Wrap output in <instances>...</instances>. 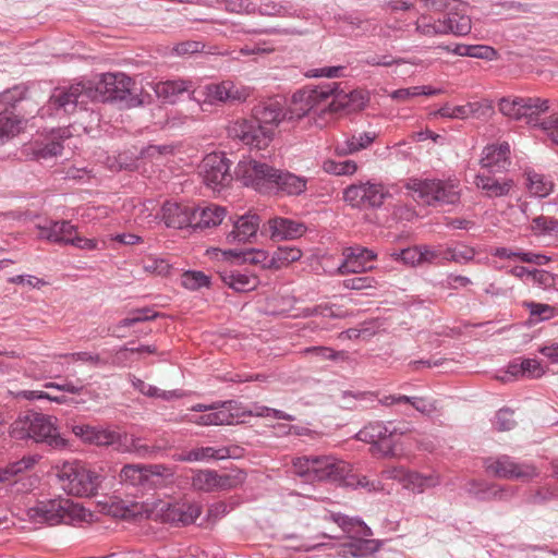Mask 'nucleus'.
Instances as JSON below:
<instances>
[{
	"mask_svg": "<svg viewBox=\"0 0 558 558\" xmlns=\"http://www.w3.org/2000/svg\"><path fill=\"white\" fill-rule=\"evenodd\" d=\"M235 177L245 186L259 192L277 189L289 195H300L306 190L307 180L291 172H283L251 158L239 161Z\"/></svg>",
	"mask_w": 558,
	"mask_h": 558,
	"instance_id": "nucleus-1",
	"label": "nucleus"
},
{
	"mask_svg": "<svg viewBox=\"0 0 558 558\" xmlns=\"http://www.w3.org/2000/svg\"><path fill=\"white\" fill-rule=\"evenodd\" d=\"M11 436L15 439H32L35 442H43L53 449H63L68 440L63 438L58 429V418L38 412H26L11 425Z\"/></svg>",
	"mask_w": 558,
	"mask_h": 558,
	"instance_id": "nucleus-2",
	"label": "nucleus"
},
{
	"mask_svg": "<svg viewBox=\"0 0 558 558\" xmlns=\"http://www.w3.org/2000/svg\"><path fill=\"white\" fill-rule=\"evenodd\" d=\"M27 518L34 524L57 525L89 522L93 513L70 499H50L37 502L27 510Z\"/></svg>",
	"mask_w": 558,
	"mask_h": 558,
	"instance_id": "nucleus-3",
	"label": "nucleus"
},
{
	"mask_svg": "<svg viewBox=\"0 0 558 558\" xmlns=\"http://www.w3.org/2000/svg\"><path fill=\"white\" fill-rule=\"evenodd\" d=\"M294 474L307 482H340L352 472L351 465L333 456H303L292 461Z\"/></svg>",
	"mask_w": 558,
	"mask_h": 558,
	"instance_id": "nucleus-4",
	"label": "nucleus"
},
{
	"mask_svg": "<svg viewBox=\"0 0 558 558\" xmlns=\"http://www.w3.org/2000/svg\"><path fill=\"white\" fill-rule=\"evenodd\" d=\"M96 94L93 101L117 100L128 107H137L147 101L148 94L144 95L134 81L124 73H105L94 86Z\"/></svg>",
	"mask_w": 558,
	"mask_h": 558,
	"instance_id": "nucleus-5",
	"label": "nucleus"
},
{
	"mask_svg": "<svg viewBox=\"0 0 558 558\" xmlns=\"http://www.w3.org/2000/svg\"><path fill=\"white\" fill-rule=\"evenodd\" d=\"M414 199L428 205H452L460 199L459 184L453 180L412 178L405 184Z\"/></svg>",
	"mask_w": 558,
	"mask_h": 558,
	"instance_id": "nucleus-6",
	"label": "nucleus"
},
{
	"mask_svg": "<svg viewBox=\"0 0 558 558\" xmlns=\"http://www.w3.org/2000/svg\"><path fill=\"white\" fill-rule=\"evenodd\" d=\"M58 477L62 487L71 495L89 497L97 493L101 477L81 461H66L59 471Z\"/></svg>",
	"mask_w": 558,
	"mask_h": 558,
	"instance_id": "nucleus-7",
	"label": "nucleus"
},
{
	"mask_svg": "<svg viewBox=\"0 0 558 558\" xmlns=\"http://www.w3.org/2000/svg\"><path fill=\"white\" fill-rule=\"evenodd\" d=\"M335 86H317L314 89L300 90L292 96V101L286 110L288 120H299L311 111L323 113Z\"/></svg>",
	"mask_w": 558,
	"mask_h": 558,
	"instance_id": "nucleus-8",
	"label": "nucleus"
},
{
	"mask_svg": "<svg viewBox=\"0 0 558 558\" xmlns=\"http://www.w3.org/2000/svg\"><path fill=\"white\" fill-rule=\"evenodd\" d=\"M94 85L92 83H77L69 87H58L50 96L48 107L57 111L63 110L72 113L77 106L85 107L93 101Z\"/></svg>",
	"mask_w": 558,
	"mask_h": 558,
	"instance_id": "nucleus-9",
	"label": "nucleus"
},
{
	"mask_svg": "<svg viewBox=\"0 0 558 558\" xmlns=\"http://www.w3.org/2000/svg\"><path fill=\"white\" fill-rule=\"evenodd\" d=\"M244 481V474L241 471L231 473H218L215 470H195L191 477L193 489L204 493H215L230 490Z\"/></svg>",
	"mask_w": 558,
	"mask_h": 558,
	"instance_id": "nucleus-10",
	"label": "nucleus"
},
{
	"mask_svg": "<svg viewBox=\"0 0 558 558\" xmlns=\"http://www.w3.org/2000/svg\"><path fill=\"white\" fill-rule=\"evenodd\" d=\"M198 93L209 105H234L244 102L251 96V88L231 80H225L220 83L207 84Z\"/></svg>",
	"mask_w": 558,
	"mask_h": 558,
	"instance_id": "nucleus-11",
	"label": "nucleus"
},
{
	"mask_svg": "<svg viewBox=\"0 0 558 558\" xmlns=\"http://www.w3.org/2000/svg\"><path fill=\"white\" fill-rule=\"evenodd\" d=\"M228 134L234 140H239L244 145L253 148L264 149L274 138L271 129L256 124L253 120L240 119L233 121L228 126Z\"/></svg>",
	"mask_w": 558,
	"mask_h": 558,
	"instance_id": "nucleus-12",
	"label": "nucleus"
},
{
	"mask_svg": "<svg viewBox=\"0 0 558 558\" xmlns=\"http://www.w3.org/2000/svg\"><path fill=\"white\" fill-rule=\"evenodd\" d=\"M389 192L383 184L359 183L351 184L343 191L344 201L352 207H380Z\"/></svg>",
	"mask_w": 558,
	"mask_h": 558,
	"instance_id": "nucleus-13",
	"label": "nucleus"
},
{
	"mask_svg": "<svg viewBox=\"0 0 558 558\" xmlns=\"http://www.w3.org/2000/svg\"><path fill=\"white\" fill-rule=\"evenodd\" d=\"M199 172L207 186L221 189L232 181L229 159L222 153L208 154L199 166Z\"/></svg>",
	"mask_w": 558,
	"mask_h": 558,
	"instance_id": "nucleus-14",
	"label": "nucleus"
},
{
	"mask_svg": "<svg viewBox=\"0 0 558 558\" xmlns=\"http://www.w3.org/2000/svg\"><path fill=\"white\" fill-rule=\"evenodd\" d=\"M488 472L499 478L530 481L538 475L536 468L530 463H518L509 456L488 459L485 462Z\"/></svg>",
	"mask_w": 558,
	"mask_h": 558,
	"instance_id": "nucleus-15",
	"label": "nucleus"
},
{
	"mask_svg": "<svg viewBox=\"0 0 558 558\" xmlns=\"http://www.w3.org/2000/svg\"><path fill=\"white\" fill-rule=\"evenodd\" d=\"M377 257L375 251L361 245L344 247L342 250V262L336 269V274L345 276L371 271L375 268L371 263L376 260Z\"/></svg>",
	"mask_w": 558,
	"mask_h": 558,
	"instance_id": "nucleus-16",
	"label": "nucleus"
},
{
	"mask_svg": "<svg viewBox=\"0 0 558 558\" xmlns=\"http://www.w3.org/2000/svg\"><path fill=\"white\" fill-rule=\"evenodd\" d=\"M325 86H335L332 94H330L326 104V109L330 112H339L342 110L345 111H356L363 109L366 102V97L360 90H351L345 93L343 90H339L338 83H329Z\"/></svg>",
	"mask_w": 558,
	"mask_h": 558,
	"instance_id": "nucleus-17",
	"label": "nucleus"
},
{
	"mask_svg": "<svg viewBox=\"0 0 558 558\" xmlns=\"http://www.w3.org/2000/svg\"><path fill=\"white\" fill-rule=\"evenodd\" d=\"M497 172L481 169L474 178V185L489 198L507 196L513 187V181L506 178H497Z\"/></svg>",
	"mask_w": 558,
	"mask_h": 558,
	"instance_id": "nucleus-18",
	"label": "nucleus"
},
{
	"mask_svg": "<svg viewBox=\"0 0 558 558\" xmlns=\"http://www.w3.org/2000/svg\"><path fill=\"white\" fill-rule=\"evenodd\" d=\"M510 145L507 142L484 147L480 159L481 169L501 173L510 165Z\"/></svg>",
	"mask_w": 558,
	"mask_h": 558,
	"instance_id": "nucleus-19",
	"label": "nucleus"
},
{
	"mask_svg": "<svg viewBox=\"0 0 558 558\" xmlns=\"http://www.w3.org/2000/svg\"><path fill=\"white\" fill-rule=\"evenodd\" d=\"M160 510L166 521L182 525L194 523L202 513V507L190 501L167 504Z\"/></svg>",
	"mask_w": 558,
	"mask_h": 558,
	"instance_id": "nucleus-20",
	"label": "nucleus"
},
{
	"mask_svg": "<svg viewBox=\"0 0 558 558\" xmlns=\"http://www.w3.org/2000/svg\"><path fill=\"white\" fill-rule=\"evenodd\" d=\"M253 117L259 125L274 131L281 121L288 120L282 102L278 99L263 101L253 108Z\"/></svg>",
	"mask_w": 558,
	"mask_h": 558,
	"instance_id": "nucleus-21",
	"label": "nucleus"
},
{
	"mask_svg": "<svg viewBox=\"0 0 558 558\" xmlns=\"http://www.w3.org/2000/svg\"><path fill=\"white\" fill-rule=\"evenodd\" d=\"M72 432L82 441L96 446H110L120 440L117 432L87 424L73 425Z\"/></svg>",
	"mask_w": 558,
	"mask_h": 558,
	"instance_id": "nucleus-22",
	"label": "nucleus"
},
{
	"mask_svg": "<svg viewBox=\"0 0 558 558\" xmlns=\"http://www.w3.org/2000/svg\"><path fill=\"white\" fill-rule=\"evenodd\" d=\"M260 219L256 214H245L233 221V229L227 234L229 244L251 242L258 231Z\"/></svg>",
	"mask_w": 558,
	"mask_h": 558,
	"instance_id": "nucleus-23",
	"label": "nucleus"
},
{
	"mask_svg": "<svg viewBox=\"0 0 558 558\" xmlns=\"http://www.w3.org/2000/svg\"><path fill=\"white\" fill-rule=\"evenodd\" d=\"M268 229L270 239L272 241H287L299 239L307 230L304 223L282 217H275L272 219H269Z\"/></svg>",
	"mask_w": 558,
	"mask_h": 558,
	"instance_id": "nucleus-24",
	"label": "nucleus"
},
{
	"mask_svg": "<svg viewBox=\"0 0 558 558\" xmlns=\"http://www.w3.org/2000/svg\"><path fill=\"white\" fill-rule=\"evenodd\" d=\"M162 220L168 228H193V211L189 205L174 202H166L161 208Z\"/></svg>",
	"mask_w": 558,
	"mask_h": 558,
	"instance_id": "nucleus-25",
	"label": "nucleus"
},
{
	"mask_svg": "<svg viewBox=\"0 0 558 558\" xmlns=\"http://www.w3.org/2000/svg\"><path fill=\"white\" fill-rule=\"evenodd\" d=\"M193 229H206L220 225L226 216V208L209 204L204 207H192Z\"/></svg>",
	"mask_w": 558,
	"mask_h": 558,
	"instance_id": "nucleus-26",
	"label": "nucleus"
},
{
	"mask_svg": "<svg viewBox=\"0 0 558 558\" xmlns=\"http://www.w3.org/2000/svg\"><path fill=\"white\" fill-rule=\"evenodd\" d=\"M38 238L53 243L68 244L71 235L75 233V226L70 221H50L47 225L37 226Z\"/></svg>",
	"mask_w": 558,
	"mask_h": 558,
	"instance_id": "nucleus-27",
	"label": "nucleus"
},
{
	"mask_svg": "<svg viewBox=\"0 0 558 558\" xmlns=\"http://www.w3.org/2000/svg\"><path fill=\"white\" fill-rule=\"evenodd\" d=\"M375 132H363L345 136L343 141L335 145V154L339 157L353 155L369 147L376 138Z\"/></svg>",
	"mask_w": 558,
	"mask_h": 558,
	"instance_id": "nucleus-28",
	"label": "nucleus"
},
{
	"mask_svg": "<svg viewBox=\"0 0 558 558\" xmlns=\"http://www.w3.org/2000/svg\"><path fill=\"white\" fill-rule=\"evenodd\" d=\"M441 23L445 24L446 34L468 35L471 32L472 23L471 17L466 14V4L463 3L462 10L456 8L450 10Z\"/></svg>",
	"mask_w": 558,
	"mask_h": 558,
	"instance_id": "nucleus-29",
	"label": "nucleus"
},
{
	"mask_svg": "<svg viewBox=\"0 0 558 558\" xmlns=\"http://www.w3.org/2000/svg\"><path fill=\"white\" fill-rule=\"evenodd\" d=\"M211 411L214 412L215 425L239 424L246 416V410L242 409L233 400L222 402L221 404L216 403V409Z\"/></svg>",
	"mask_w": 558,
	"mask_h": 558,
	"instance_id": "nucleus-30",
	"label": "nucleus"
},
{
	"mask_svg": "<svg viewBox=\"0 0 558 558\" xmlns=\"http://www.w3.org/2000/svg\"><path fill=\"white\" fill-rule=\"evenodd\" d=\"M230 457V450L227 447L213 448V447H201L195 448L186 452L177 453L173 456V460L180 462H197L207 460H223Z\"/></svg>",
	"mask_w": 558,
	"mask_h": 558,
	"instance_id": "nucleus-31",
	"label": "nucleus"
},
{
	"mask_svg": "<svg viewBox=\"0 0 558 558\" xmlns=\"http://www.w3.org/2000/svg\"><path fill=\"white\" fill-rule=\"evenodd\" d=\"M38 461L37 456H25L21 460L0 468V484H15L21 474L33 469Z\"/></svg>",
	"mask_w": 558,
	"mask_h": 558,
	"instance_id": "nucleus-32",
	"label": "nucleus"
},
{
	"mask_svg": "<svg viewBox=\"0 0 558 558\" xmlns=\"http://www.w3.org/2000/svg\"><path fill=\"white\" fill-rule=\"evenodd\" d=\"M220 278L225 284L236 292H248L257 288L259 280L256 276L235 270H225L220 272Z\"/></svg>",
	"mask_w": 558,
	"mask_h": 558,
	"instance_id": "nucleus-33",
	"label": "nucleus"
},
{
	"mask_svg": "<svg viewBox=\"0 0 558 558\" xmlns=\"http://www.w3.org/2000/svg\"><path fill=\"white\" fill-rule=\"evenodd\" d=\"M156 96L159 99L168 102H174L179 95L184 92H190L192 88L191 81L174 80L158 82L151 85Z\"/></svg>",
	"mask_w": 558,
	"mask_h": 558,
	"instance_id": "nucleus-34",
	"label": "nucleus"
},
{
	"mask_svg": "<svg viewBox=\"0 0 558 558\" xmlns=\"http://www.w3.org/2000/svg\"><path fill=\"white\" fill-rule=\"evenodd\" d=\"M521 102V120L529 124H535L537 117L549 109V100L539 97H522Z\"/></svg>",
	"mask_w": 558,
	"mask_h": 558,
	"instance_id": "nucleus-35",
	"label": "nucleus"
},
{
	"mask_svg": "<svg viewBox=\"0 0 558 558\" xmlns=\"http://www.w3.org/2000/svg\"><path fill=\"white\" fill-rule=\"evenodd\" d=\"M388 435L381 436L380 439L371 447V452L373 456L387 458L396 456L397 445L402 436V433H399L395 427L390 426Z\"/></svg>",
	"mask_w": 558,
	"mask_h": 558,
	"instance_id": "nucleus-36",
	"label": "nucleus"
},
{
	"mask_svg": "<svg viewBox=\"0 0 558 558\" xmlns=\"http://www.w3.org/2000/svg\"><path fill=\"white\" fill-rule=\"evenodd\" d=\"M303 253L296 246L283 245L279 246L271 255V260L268 264L269 269H281L288 267L290 264L301 259Z\"/></svg>",
	"mask_w": 558,
	"mask_h": 558,
	"instance_id": "nucleus-37",
	"label": "nucleus"
},
{
	"mask_svg": "<svg viewBox=\"0 0 558 558\" xmlns=\"http://www.w3.org/2000/svg\"><path fill=\"white\" fill-rule=\"evenodd\" d=\"M222 255L226 258H242L244 262L253 265H260L263 268H268V264L271 260V255L263 250H251L247 252L227 250L222 251Z\"/></svg>",
	"mask_w": 558,
	"mask_h": 558,
	"instance_id": "nucleus-38",
	"label": "nucleus"
},
{
	"mask_svg": "<svg viewBox=\"0 0 558 558\" xmlns=\"http://www.w3.org/2000/svg\"><path fill=\"white\" fill-rule=\"evenodd\" d=\"M24 128V120L12 110L0 112V137H13Z\"/></svg>",
	"mask_w": 558,
	"mask_h": 558,
	"instance_id": "nucleus-39",
	"label": "nucleus"
},
{
	"mask_svg": "<svg viewBox=\"0 0 558 558\" xmlns=\"http://www.w3.org/2000/svg\"><path fill=\"white\" fill-rule=\"evenodd\" d=\"M524 175L526 179L525 185L532 195L544 197L550 193L553 185L543 174L534 170H525Z\"/></svg>",
	"mask_w": 558,
	"mask_h": 558,
	"instance_id": "nucleus-40",
	"label": "nucleus"
},
{
	"mask_svg": "<svg viewBox=\"0 0 558 558\" xmlns=\"http://www.w3.org/2000/svg\"><path fill=\"white\" fill-rule=\"evenodd\" d=\"M476 251L474 247L459 244L442 250V262H454L457 264H468L474 259Z\"/></svg>",
	"mask_w": 558,
	"mask_h": 558,
	"instance_id": "nucleus-41",
	"label": "nucleus"
},
{
	"mask_svg": "<svg viewBox=\"0 0 558 558\" xmlns=\"http://www.w3.org/2000/svg\"><path fill=\"white\" fill-rule=\"evenodd\" d=\"M330 520L338 524L345 533L356 531L363 536H371L373 534L372 530L359 519L349 518L341 513H332Z\"/></svg>",
	"mask_w": 558,
	"mask_h": 558,
	"instance_id": "nucleus-42",
	"label": "nucleus"
},
{
	"mask_svg": "<svg viewBox=\"0 0 558 558\" xmlns=\"http://www.w3.org/2000/svg\"><path fill=\"white\" fill-rule=\"evenodd\" d=\"M390 426L391 423L388 425L381 422L369 423L356 434V438L361 441H365L374 446L381 436L387 435L386 433Z\"/></svg>",
	"mask_w": 558,
	"mask_h": 558,
	"instance_id": "nucleus-43",
	"label": "nucleus"
},
{
	"mask_svg": "<svg viewBox=\"0 0 558 558\" xmlns=\"http://www.w3.org/2000/svg\"><path fill=\"white\" fill-rule=\"evenodd\" d=\"M415 32L418 35L426 37H435L439 35H446L445 24L441 20L433 21L426 15H421L415 22Z\"/></svg>",
	"mask_w": 558,
	"mask_h": 558,
	"instance_id": "nucleus-44",
	"label": "nucleus"
},
{
	"mask_svg": "<svg viewBox=\"0 0 558 558\" xmlns=\"http://www.w3.org/2000/svg\"><path fill=\"white\" fill-rule=\"evenodd\" d=\"M134 388H136L143 395L150 397V398H160L163 400H171L175 398L182 397V393L178 390H160L159 388L151 386L149 384H146L144 380L134 378L132 381Z\"/></svg>",
	"mask_w": 558,
	"mask_h": 558,
	"instance_id": "nucleus-45",
	"label": "nucleus"
},
{
	"mask_svg": "<svg viewBox=\"0 0 558 558\" xmlns=\"http://www.w3.org/2000/svg\"><path fill=\"white\" fill-rule=\"evenodd\" d=\"M359 167L354 160L336 161L327 159L323 162V170L333 175H352Z\"/></svg>",
	"mask_w": 558,
	"mask_h": 558,
	"instance_id": "nucleus-46",
	"label": "nucleus"
},
{
	"mask_svg": "<svg viewBox=\"0 0 558 558\" xmlns=\"http://www.w3.org/2000/svg\"><path fill=\"white\" fill-rule=\"evenodd\" d=\"M438 484V478L435 476H424L416 472H410L408 473V476L405 477L403 482V486L408 489H411L413 492H423L426 487H432Z\"/></svg>",
	"mask_w": 558,
	"mask_h": 558,
	"instance_id": "nucleus-47",
	"label": "nucleus"
},
{
	"mask_svg": "<svg viewBox=\"0 0 558 558\" xmlns=\"http://www.w3.org/2000/svg\"><path fill=\"white\" fill-rule=\"evenodd\" d=\"M142 264L144 271L153 276H168L171 270L170 263L162 257L149 255L143 259Z\"/></svg>",
	"mask_w": 558,
	"mask_h": 558,
	"instance_id": "nucleus-48",
	"label": "nucleus"
},
{
	"mask_svg": "<svg viewBox=\"0 0 558 558\" xmlns=\"http://www.w3.org/2000/svg\"><path fill=\"white\" fill-rule=\"evenodd\" d=\"M120 477L122 481L129 482L132 485H145L148 482L145 465L142 464H129L123 466Z\"/></svg>",
	"mask_w": 558,
	"mask_h": 558,
	"instance_id": "nucleus-49",
	"label": "nucleus"
},
{
	"mask_svg": "<svg viewBox=\"0 0 558 558\" xmlns=\"http://www.w3.org/2000/svg\"><path fill=\"white\" fill-rule=\"evenodd\" d=\"M181 284L189 290H197L209 286V277L203 271L187 270L181 275Z\"/></svg>",
	"mask_w": 558,
	"mask_h": 558,
	"instance_id": "nucleus-50",
	"label": "nucleus"
},
{
	"mask_svg": "<svg viewBox=\"0 0 558 558\" xmlns=\"http://www.w3.org/2000/svg\"><path fill=\"white\" fill-rule=\"evenodd\" d=\"M63 146L60 142L51 141L45 145L32 148V158L36 160H47L61 155Z\"/></svg>",
	"mask_w": 558,
	"mask_h": 558,
	"instance_id": "nucleus-51",
	"label": "nucleus"
},
{
	"mask_svg": "<svg viewBox=\"0 0 558 558\" xmlns=\"http://www.w3.org/2000/svg\"><path fill=\"white\" fill-rule=\"evenodd\" d=\"M348 547L351 555L365 556L376 551L379 545L375 539L353 538L348 544Z\"/></svg>",
	"mask_w": 558,
	"mask_h": 558,
	"instance_id": "nucleus-52",
	"label": "nucleus"
},
{
	"mask_svg": "<svg viewBox=\"0 0 558 558\" xmlns=\"http://www.w3.org/2000/svg\"><path fill=\"white\" fill-rule=\"evenodd\" d=\"M303 353L306 355H314L318 357L319 360H347L348 354L344 351H335L331 348L328 347H308L303 350Z\"/></svg>",
	"mask_w": 558,
	"mask_h": 558,
	"instance_id": "nucleus-53",
	"label": "nucleus"
},
{
	"mask_svg": "<svg viewBox=\"0 0 558 558\" xmlns=\"http://www.w3.org/2000/svg\"><path fill=\"white\" fill-rule=\"evenodd\" d=\"M466 119L477 118L485 119L494 112L493 105L489 100L473 101L464 105Z\"/></svg>",
	"mask_w": 558,
	"mask_h": 558,
	"instance_id": "nucleus-54",
	"label": "nucleus"
},
{
	"mask_svg": "<svg viewBox=\"0 0 558 558\" xmlns=\"http://www.w3.org/2000/svg\"><path fill=\"white\" fill-rule=\"evenodd\" d=\"M522 97H505L499 101L500 112L514 120H521Z\"/></svg>",
	"mask_w": 558,
	"mask_h": 558,
	"instance_id": "nucleus-55",
	"label": "nucleus"
},
{
	"mask_svg": "<svg viewBox=\"0 0 558 558\" xmlns=\"http://www.w3.org/2000/svg\"><path fill=\"white\" fill-rule=\"evenodd\" d=\"M158 314L148 307H143L133 311L130 315L120 322L122 327H131L135 324L151 320L156 318Z\"/></svg>",
	"mask_w": 558,
	"mask_h": 558,
	"instance_id": "nucleus-56",
	"label": "nucleus"
},
{
	"mask_svg": "<svg viewBox=\"0 0 558 558\" xmlns=\"http://www.w3.org/2000/svg\"><path fill=\"white\" fill-rule=\"evenodd\" d=\"M391 257L396 260H402L405 265L409 266H418L422 265L421 255H420V246H412L404 248L400 252H395L391 254Z\"/></svg>",
	"mask_w": 558,
	"mask_h": 558,
	"instance_id": "nucleus-57",
	"label": "nucleus"
},
{
	"mask_svg": "<svg viewBox=\"0 0 558 558\" xmlns=\"http://www.w3.org/2000/svg\"><path fill=\"white\" fill-rule=\"evenodd\" d=\"M63 356L72 362H83L92 366H100L106 364V361L98 353L94 352L81 351L68 353Z\"/></svg>",
	"mask_w": 558,
	"mask_h": 558,
	"instance_id": "nucleus-58",
	"label": "nucleus"
},
{
	"mask_svg": "<svg viewBox=\"0 0 558 558\" xmlns=\"http://www.w3.org/2000/svg\"><path fill=\"white\" fill-rule=\"evenodd\" d=\"M247 415H256L262 417L272 416L276 420L294 421V416L281 410L271 409L264 405H257L254 410L246 411Z\"/></svg>",
	"mask_w": 558,
	"mask_h": 558,
	"instance_id": "nucleus-59",
	"label": "nucleus"
},
{
	"mask_svg": "<svg viewBox=\"0 0 558 558\" xmlns=\"http://www.w3.org/2000/svg\"><path fill=\"white\" fill-rule=\"evenodd\" d=\"M530 279L534 284H537L539 288L546 290L555 284L556 280H558V277L544 269H532Z\"/></svg>",
	"mask_w": 558,
	"mask_h": 558,
	"instance_id": "nucleus-60",
	"label": "nucleus"
},
{
	"mask_svg": "<svg viewBox=\"0 0 558 558\" xmlns=\"http://www.w3.org/2000/svg\"><path fill=\"white\" fill-rule=\"evenodd\" d=\"M532 229L542 233L558 232V219L547 216H538L532 221Z\"/></svg>",
	"mask_w": 558,
	"mask_h": 558,
	"instance_id": "nucleus-61",
	"label": "nucleus"
},
{
	"mask_svg": "<svg viewBox=\"0 0 558 558\" xmlns=\"http://www.w3.org/2000/svg\"><path fill=\"white\" fill-rule=\"evenodd\" d=\"M343 287L349 290H367L375 289L377 281L373 277H354L343 280Z\"/></svg>",
	"mask_w": 558,
	"mask_h": 558,
	"instance_id": "nucleus-62",
	"label": "nucleus"
},
{
	"mask_svg": "<svg viewBox=\"0 0 558 558\" xmlns=\"http://www.w3.org/2000/svg\"><path fill=\"white\" fill-rule=\"evenodd\" d=\"M531 316L539 317L541 320L550 319L556 316V308L543 303L531 302L526 304Z\"/></svg>",
	"mask_w": 558,
	"mask_h": 558,
	"instance_id": "nucleus-63",
	"label": "nucleus"
},
{
	"mask_svg": "<svg viewBox=\"0 0 558 558\" xmlns=\"http://www.w3.org/2000/svg\"><path fill=\"white\" fill-rule=\"evenodd\" d=\"M523 377L539 378L545 374V369L536 359H522Z\"/></svg>",
	"mask_w": 558,
	"mask_h": 558,
	"instance_id": "nucleus-64",
	"label": "nucleus"
}]
</instances>
